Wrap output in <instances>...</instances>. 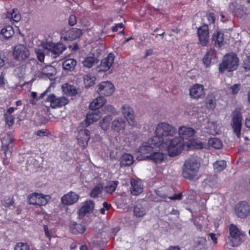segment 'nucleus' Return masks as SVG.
<instances>
[{"label":"nucleus","mask_w":250,"mask_h":250,"mask_svg":"<svg viewBox=\"0 0 250 250\" xmlns=\"http://www.w3.org/2000/svg\"><path fill=\"white\" fill-rule=\"evenodd\" d=\"M46 102L50 103L53 108L60 107L68 104V100L64 97L57 98L53 94H49L46 99Z\"/></svg>","instance_id":"nucleus-10"},{"label":"nucleus","mask_w":250,"mask_h":250,"mask_svg":"<svg viewBox=\"0 0 250 250\" xmlns=\"http://www.w3.org/2000/svg\"><path fill=\"white\" fill-rule=\"evenodd\" d=\"M229 239L232 247L239 246L245 240V234L234 224H230L229 228Z\"/></svg>","instance_id":"nucleus-5"},{"label":"nucleus","mask_w":250,"mask_h":250,"mask_svg":"<svg viewBox=\"0 0 250 250\" xmlns=\"http://www.w3.org/2000/svg\"><path fill=\"white\" fill-rule=\"evenodd\" d=\"M185 145L184 140L181 137L175 135L162 143L160 146V149L167 150L169 156L174 157L182 152Z\"/></svg>","instance_id":"nucleus-1"},{"label":"nucleus","mask_w":250,"mask_h":250,"mask_svg":"<svg viewBox=\"0 0 250 250\" xmlns=\"http://www.w3.org/2000/svg\"><path fill=\"white\" fill-rule=\"evenodd\" d=\"M82 35L80 29L72 28L62 33V39L65 41H73L79 38Z\"/></svg>","instance_id":"nucleus-20"},{"label":"nucleus","mask_w":250,"mask_h":250,"mask_svg":"<svg viewBox=\"0 0 250 250\" xmlns=\"http://www.w3.org/2000/svg\"><path fill=\"white\" fill-rule=\"evenodd\" d=\"M133 163V156L129 154H124L120 159L121 167L130 166Z\"/></svg>","instance_id":"nucleus-36"},{"label":"nucleus","mask_w":250,"mask_h":250,"mask_svg":"<svg viewBox=\"0 0 250 250\" xmlns=\"http://www.w3.org/2000/svg\"><path fill=\"white\" fill-rule=\"evenodd\" d=\"M13 137L11 134H7L1 140L2 148L5 155L7 154L9 146L12 142Z\"/></svg>","instance_id":"nucleus-33"},{"label":"nucleus","mask_w":250,"mask_h":250,"mask_svg":"<svg viewBox=\"0 0 250 250\" xmlns=\"http://www.w3.org/2000/svg\"><path fill=\"white\" fill-rule=\"evenodd\" d=\"M230 10L237 17L242 18L247 13V9L243 5L240 4L237 1L232 2L229 5Z\"/></svg>","instance_id":"nucleus-16"},{"label":"nucleus","mask_w":250,"mask_h":250,"mask_svg":"<svg viewBox=\"0 0 250 250\" xmlns=\"http://www.w3.org/2000/svg\"><path fill=\"white\" fill-rule=\"evenodd\" d=\"M235 211L239 217L244 218L249 214L250 207L246 202H241L236 205Z\"/></svg>","instance_id":"nucleus-14"},{"label":"nucleus","mask_w":250,"mask_h":250,"mask_svg":"<svg viewBox=\"0 0 250 250\" xmlns=\"http://www.w3.org/2000/svg\"><path fill=\"white\" fill-rule=\"evenodd\" d=\"M212 40L215 46L220 47L223 45L224 34L221 31H216L213 35Z\"/></svg>","instance_id":"nucleus-34"},{"label":"nucleus","mask_w":250,"mask_h":250,"mask_svg":"<svg viewBox=\"0 0 250 250\" xmlns=\"http://www.w3.org/2000/svg\"><path fill=\"white\" fill-rule=\"evenodd\" d=\"M112 119V117L111 115H107L105 116L100 122V126L102 129L106 131L109 128L110 122Z\"/></svg>","instance_id":"nucleus-38"},{"label":"nucleus","mask_w":250,"mask_h":250,"mask_svg":"<svg viewBox=\"0 0 250 250\" xmlns=\"http://www.w3.org/2000/svg\"><path fill=\"white\" fill-rule=\"evenodd\" d=\"M103 109H104L105 113H114L115 112L114 107L112 105H110V104L105 105Z\"/></svg>","instance_id":"nucleus-53"},{"label":"nucleus","mask_w":250,"mask_h":250,"mask_svg":"<svg viewBox=\"0 0 250 250\" xmlns=\"http://www.w3.org/2000/svg\"><path fill=\"white\" fill-rule=\"evenodd\" d=\"M206 107L210 110H213L216 106V98L213 93L208 94L205 102Z\"/></svg>","instance_id":"nucleus-35"},{"label":"nucleus","mask_w":250,"mask_h":250,"mask_svg":"<svg viewBox=\"0 0 250 250\" xmlns=\"http://www.w3.org/2000/svg\"><path fill=\"white\" fill-rule=\"evenodd\" d=\"M208 144L216 149H220L222 146V143L221 141L216 138H213L209 139Z\"/></svg>","instance_id":"nucleus-47"},{"label":"nucleus","mask_w":250,"mask_h":250,"mask_svg":"<svg viewBox=\"0 0 250 250\" xmlns=\"http://www.w3.org/2000/svg\"><path fill=\"white\" fill-rule=\"evenodd\" d=\"M7 17L15 22H18L21 19V16L18 10L16 8L13 9L12 12L8 13Z\"/></svg>","instance_id":"nucleus-46"},{"label":"nucleus","mask_w":250,"mask_h":250,"mask_svg":"<svg viewBox=\"0 0 250 250\" xmlns=\"http://www.w3.org/2000/svg\"><path fill=\"white\" fill-rule=\"evenodd\" d=\"M197 35L200 43L202 46L207 45L209 40L208 27L207 24H204L198 28Z\"/></svg>","instance_id":"nucleus-13"},{"label":"nucleus","mask_w":250,"mask_h":250,"mask_svg":"<svg viewBox=\"0 0 250 250\" xmlns=\"http://www.w3.org/2000/svg\"><path fill=\"white\" fill-rule=\"evenodd\" d=\"M130 191L133 195H138L143 191V185L141 180L132 179L130 181Z\"/></svg>","instance_id":"nucleus-24"},{"label":"nucleus","mask_w":250,"mask_h":250,"mask_svg":"<svg viewBox=\"0 0 250 250\" xmlns=\"http://www.w3.org/2000/svg\"><path fill=\"white\" fill-rule=\"evenodd\" d=\"M119 28L121 29L123 28V24L122 23L116 24L115 26L112 27V30L113 32H117Z\"/></svg>","instance_id":"nucleus-60"},{"label":"nucleus","mask_w":250,"mask_h":250,"mask_svg":"<svg viewBox=\"0 0 250 250\" xmlns=\"http://www.w3.org/2000/svg\"><path fill=\"white\" fill-rule=\"evenodd\" d=\"M62 89L65 94L70 96H73L77 93V90L75 86L67 84H63L62 86Z\"/></svg>","instance_id":"nucleus-41"},{"label":"nucleus","mask_w":250,"mask_h":250,"mask_svg":"<svg viewBox=\"0 0 250 250\" xmlns=\"http://www.w3.org/2000/svg\"><path fill=\"white\" fill-rule=\"evenodd\" d=\"M205 94V89L202 84H195L189 89V95L193 99H198L202 98Z\"/></svg>","instance_id":"nucleus-19"},{"label":"nucleus","mask_w":250,"mask_h":250,"mask_svg":"<svg viewBox=\"0 0 250 250\" xmlns=\"http://www.w3.org/2000/svg\"><path fill=\"white\" fill-rule=\"evenodd\" d=\"M182 194L181 193H178V194H175L173 196L168 197V198L173 200H180L182 199Z\"/></svg>","instance_id":"nucleus-59"},{"label":"nucleus","mask_w":250,"mask_h":250,"mask_svg":"<svg viewBox=\"0 0 250 250\" xmlns=\"http://www.w3.org/2000/svg\"><path fill=\"white\" fill-rule=\"evenodd\" d=\"M178 133L179 137L184 140V139H189L192 137L195 133V130L190 127L182 126L179 127Z\"/></svg>","instance_id":"nucleus-27"},{"label":"nucleus","mask_w":250,"mask_h":250,"mask_svg":"<svg viewBox=\"0 0 250 250\" xmlns=\"http://www.w3.org/2000/svg\"><path fill=\"white\" fill-rule=\"evenodd\" d=\"M14 203V202L10 197H5L1 201L2 205L5 207H9L12 206Z\"/></svg>","instance_id":"nucleus-51"},{"label":"nucleus","mask_w":250,"mask_h":250,"mask_svg":"<svg viewBox=\"0 0 250 250\" xmlns=\"http://www.w3.org/2000/svg\"><path fill=\"white\" fill-rule=\"evenodd\" d=\"M177 130L171 125L162 122L158 124L155 127V136L152 137L153 140L157 142L160 146L162 143L167 140L170 137H173L177 134Z\"/></svg>","instance_id":"nucleus-2"},{"label":"nucleus","mask_w":250,"mask_h":250,"mask_svg":"<svg viewBox=\"0 0 250 250\" xmlns=\"http://www.w3.org/2000/svg\"><path fill=\"white\" fill-rule=\"evenodd\" d=\"M209 236L210 237V238L212 240L213 243L214 244H216L217 243V240L215 234L211 233L209 234Z\"/></svg>","instance_id":"nucleus-62"},{"label":"nucleus","mask_w":250,"mask_h":250,"mask_svg":"<svg viewBox=\"0 0 250 250\" xmlns=\"http://www.w3.org/2000/svg\"><path fill=\"white\" fill-rule=\"evenodd\" d=\"M245 125L247 127L250 128V114L246 119Z\"/></svg>","instance_id":"nucleus-64"},{"label":"nucleus","mask_w":250,"mask_h":250,"mask_svg":"<svg viewBox=\"0 0 250 250\" xmlns=\"http://www.w3.org/2000/svg\"><path fill=\"white\" fill-rule=\"evenodd\" d=\"M0 33L5 38L8 39L14 34V31L11 26L8 25L1 29Z\"/></svg>","instance_id":"nucleus-44"},{"label":"nucleus","mask_w":250,"mask_h":250,"mask_svg":"<svg viewBox=\"0 0 250 250\" xmlns=\"http://www.w3.org/2000/svg\"><path fill=\"white\" fill-rule=\"evenodd\" d=\"M241 85L240 84H235L230 87L231 90V93L233 94H235L238 92L240 89Z\"/></svg>","instance_id":"nucleus-54"},{"label":"nucleus","mask_w":250,"mask_h":250,"mask_svg":"<svg viewBox=\"0 0 250 250\" xmlns=\"http://www.w3.org/2000/svg\"><path fill=\"white\" fill-rule=\"evenodd\" d=\"M42 46L46 51V53L54 58L59 56L66 48L62 43L54 44L51 42L43 44Z\"/></svg>","instance_id":"nucleus-7"},{"label":"nucleus","mask_w":250,"mask_h":250,"mask_svg":"<svg viewBox=\"0 0 250 250\" xmlns=\"http://www.w3.org/2000/svg\"><path fill=\"white\" fill-rule=\"evenodd\" d=\"M160 150L161 151H153L149 155L144 156V159H149L155 163H162L166 158V154L163 152V150Z\"/></svg>","instance_id":"nucleus-21"},{"label":"nucleus","mask_w":250,"mask_h":250,"mask_svg":"<svg viewBox=\"0 0 250 250\" xmlns=\"http://www.w3.org/2000/svg\"><path fill=\"white\" fill-rule=\"evenodd\" d=\"M17 107L14 108L13 107H11L7 109L6 113H5L4 115H11L12 113H13L14 112V111L15 110H17Z\"/></svg>","instance_id":"nucleus-63"},{"label":"nucleus","mask_w":250,"mask_h":250,"mask_svg":"<svg viewBox=\"0 0 250 250\" xmlns=\"http://www.w3.org/2000/svg\"><path fill=\"white\" fill-rule=\"evenodd\" d=\"M238 58L234 54L226 55L219 65V71L224 72L226 70L231 71L235 70L238 65Z\"/></svg>","instance_id":"nucleus-4"},{"label":"nucleus","mask_w":250,"mask_h":250,"mask_svg":"<svg viewBox=\"0 0 250 250\" xmlns=\"http://www.w3.org/2000/svg\"><path fill=\"white\" fill-rule=\"evenodd\" d=\"M106 100L102 96H99L94 99L89 104V107L91 109L97 110V109L102 107L105 103Z\"/></svg>","instance_id":"nucleus-30"},{"label":"nucleus","mask_w":250,"mask_h":250,"mask_svg":"<svg viewBox=\"0 0 250 250\" xmlns=\"http://www.w3.org/2000/svg\"><path fill=\"white\" fill-rule=\"evenodd\" d=\"M122 113L130 125H134L135 116L132 108L127 104H124L121 107Z\"/></svg>","instance_id":"nucleus-17"},{"label":"nucleus","mask_w":250,"mask_h":250,"mask_svg":"<svg viewBox=\"0 0 250 250\" xmlns=\"http://www.w3.org/2000/svg\"><path fill=\"white\" fill-rule=\"evenodd\" d=\"M94 203L90 200L83 202L78 210L79 218H83L86 213L91 211L94 208Z\"/></svg>","instance_id":"nucleus-25"},{"label":"nucleus","mask_w":250,"mask_h":250,"mask_svg":"<svg viewBox=\"0 0 250 250\" xmlns=\"http://www.w3.org/2000/svg\"><path fill=\"white\" fill-rule=\"evenodd\" d=\"M213 166L215 172H220L226 167L227 164L224 160L217 161L213 163Z\"/></svg>","instance_id":"nucleus-43"},{"label":"nucleus","mask_w":250,"mask_h":250,"mask_svg":"<svg viewBox=\"0 0 250 250\" xmlns=\"http://www.w3.org/2000/svg\"><path fill=\"white\" fill-rule=\"evenodd\" d=\"M71 231L74 234L83 233L85 230L84 226L77 224L75 222H71L69 225Z\"/></svg>","instance_id":"nucleus-31"},{"label":"nucleus","mask_w":250,"mask_h":250,"mask_svg":"<svg viewBox=\"0 0 250 250\" xmlns=\"http://www.w3.org/2000/svg\"><path fill=\"white\" fill-rule=\"evenodd\" d=\"M50 199L51 197L49 195L34 192L28 195L27 203L30 205L42 206L46 205Z\"/></svg>","instance_id":"nucleus-6"},{"label":"nucleus","mask_w":250,"mask_h":250,"mask_svg":"<svg viewBox=\"0 0 250 250\" xmlns=\"http://www.w3.org/2000/svg\"><path fill=\"white\" fill-rule=\"evenodd\" d=\"M90 138L89 131L86 129H82L79 131L77 136L78 144L82 148L84 149L87 147Z\"/></svg>","instance_id":"nucleus-15"},{"label":"nucleus","mask_w":250,"mask_h":250,"mask_svg":"<svg viewBox=\"0 0 250 250\" xmlns=\"http://www.w3.org/2000/svg\"><path fill=\"white\" fill-rule=\"evenodd\" d=\"M77 22V19L76 17L74 15H72L70 16L68 20V23L71 26L74 25Z\"/></svg>","instance_id":"nucleus-56"},{"label":"nucleus","mask_w":250,"mask_h":250,"mask_svg":"<svg viewBox=\"0 0 250 250\" xmlns=\"http://www.w3.org/2000/svg\"><path fill=\"white\" fill-rule=\"evenodd\" d=\"M98 62L99 60L97 58L93 56H90L85 58L82 63L85 67L90 68L97 63Z\"/></svg>","instance_id":"nucleus-32"},{"label":"nucleus","mask_w":250,"mask_h":250,"mask_svg":"<svg viewBox=\"0 0 250 250\" xmlns=\"http://www.w3.org/2000/svg\"><path fill=\"white\" fill-rule=\"evenodd\" d=\"M48 134V132L47 130H46V129L39 130L36 133V134L41 137L47 136Z\"/></svg>","instance_id":"nucleus-57"},{"label":"nucleus","mask_w":250,"mask_h":250,"mask_svg":"<svg viewBox=\"0 0 250 250\" xmlns=\"http://www.w3.org/2000/svg\"><path fill=\"white\" fill-rule=\"evenodd\" d=\"M200 164L194 158H189L184 162L182 175L183 178L192 181L199 179V170Z\"/></svg>","instance_id":"nucleus-3"},{"label":"nucleus","mask_w":250,"mask_h":250,"mask_svg":"<svg viewBox=\"0 0 250 250\" xmlns=\"http://www.w3.org/2000/svg\"><path fill=\"white\" fill-rule=\"evenodd\" d=\"M14 58L19 61H23L30 56L29 49L23 44H19L15 46L13 50Z\"/></svg>","instance_id":"nucleus-8"},{"label":"nucleus","mask_w":250,"mask_h":250,"mask_svg":"<svg viewBox=\"0 0 250 250\" xmlns=\"http://www.w3.org/2000/svg\"><path fill=\"white\" fill-rule=\"evenodd\" d=\"M96 78L91 74H87L83 76V83L87 87L93 86L95 83Z\"/></svg>","instance_id":"nucleus-42"},{"label":"nucleus","mask_w":250,"mask_h":250,"mask_svg":"<svg viewBox=\"0 0 250 250\" xmlns=\"http://www.w3.org/2000/svg\"><path fill=\"white\" fill-rule=\"evenodd\" d=\"M6 82V80L4 79V75L1 73L0 75V87L3 86Z\"/></svg>","instance_id":"nucleus-61"},{"label":"nucleus","mask_w":250,"mask_h":250,"mask_svg":"<svg viewBox=\"0 0 250 250\" xmlns=\"http://www.w3.org/2000/svg\"><path fill=\"white\" fill-rule=\"evenodd\" d=\"M115 56L112 53H109L107 57L101 61L99 66V71H106L108 70L112 65Z\"/></svg>","instance_id":"nucleus-22"},{"label":"nucleus","mask_w":250,"mask_h":250,"mask_svg":"<svg viewBox=\"0 0 250 250\" xmlns=\"http://www.w3.org/2000/svg\"><path fill=\"white\" fill-rule=\"evenodd\" d=\"M133 213L136 217H142L146 214V210L142 205L137 204L134 208Z\"/></svg>","instance_id":"nucleus-40"},{"label":"nucleus","mask_w":250,"mask_h":250,"mask_svg":"<svg viewBox=\"0 0 250 250\" xmlns=\"http://www.w3.org/2000/svg\"><path fill=\"white\" fill-rule=\"evenodd\" d=\"M6 124L9 126H11L14 124V117L11 115H4Z\"/></svg>","instance_id":"nucleus-52"},{"label":"nucleus","mask_w":250,"mask_h":250,"mask_svg":"<svg viewBox=\"0 0 250 250\" xmlns=\"http://www.w3.org/2000/svg\"><path fill=\"white\" fill-rule=\"evenodd\" d=\"M77 64L76 61L73 59H68L64 61L62 67L64 69L72 71L74 69Z\"/></svg>","instance_id":"nucleus-39"},{"label":"nucleus","mask_w":250,"mask_h":250,"mask_svg":"<svg viewBox=\"0 0 250 250\" xmlns=\"http://www.w3.org/2000/svg\"><path fill=\"white\" fill-rule=\"evenodd\" d=\"M196 245L197 246L202 245L204 246L205 245L206 243V240L204 237H200L197 239V240L195 242Z\"/></svg>","instance_id":"nucleus-58"},{"label":"nucleus","mask_w":250,"mask_h":250,"mask_svg":"<svg viewBox=\"0 0 250 250\" xmlns=\"http://www.w3.org/2000/svg\"><path fill=\"white\" fill-rule=\"evenodd\" d=\"M119 182L117 181L110 182L103 189L106 192L111 194L115 190Z\"/></svg>","instance_id":"nucleus-45"},{"label":"nucleus","mask_w":250,"mask_h":250,"mask_svg":"<svg viewBox=\"0 0 250 250\" xmlns=\"http://www.w3.org/2000/svg\"><path fill=\"white\" fill-rule=\"evenodd\" d=\"M97 91L101 95L109 96L114 92V86L110 82H102L98 84Z\"/></svg>","instance_id":"nucleus-12"},{"label":"nucleus","mask_w":250,"mask_h":250,"mask_svg":"<svg viewBox=\"0 0 250 250\" xmlns=\"http://www.w3.org/2000/svg\"><path fill=\"white\" fill-rule=\"evenodd\" d=\"M244 67L246 70L250 69V57H247L244 60Z\"/></svg>","instance_id":"nucleus-55"},{"label":"nucleus","mask_w":250,"mask_h":250,"mask_svg":"<svg viewBox=\"0 0 250 250\" xmlns=\"http://www.w3.org/2000/svg\"><path fill=\"white\" fill-rule=\"evenodd\" d=\"M104 188L102 184H98L94 188L92 189L90 195L92 197L95 198L97 197L100 193H101Z\"/></svg>","instance_id":"nucleus-49"},{"label":"nucleus","mask_w":250,"mask_h":250,"mask_svg":"<svg viewBox=\"0 0 250 250\" xmlns=\"http://www.w3.org/2000/svg\"><path fill=\"white\" fill-rule=\"evenodd\" d=\"M126 122L122 118H118L114 119L111 123V128L114 131L120 132L124 130Z\"/></svg>","instance_id":"nucleus-28"},{"label":"nucleus","mask_w":250,"mask_h":250,"mask_svg":"<svg viewBox=\"0 0 250 250\" xmlns=\"http://www.w3.org/2000/svg\"><path fill=\"white\" fill-rule=\"evenodd\" d=\"M15 250H30V247L27 243L20 242L15 246Z\"/></svg>","instance_id":"nucleus-50"},{"label":"nucleus","mask_w":250,"mask_h":250,"mask_svg":"<svg viewBox=\"0 0 250 250\" xmlns=\"http://www.w3.org/2000/svg\"><path fill=\"white\" fill-rule=\"evenodd\" d=\"M215 57V51L213 49H210L206 53V54L203 58V63L206 65V67L209 66L211 63V60L214 58Z\"/></svg>","instance_id":"nucleus-37"},{"label":"nucleus","mask_w":250,"mask_h":250,"mask_svg":"<svg viewBox=\"0 0 250 250\" xmlns=\"http://www.w3.org/2000/svg\"><path fill=\"white\" fill-rule=\"evenodd\" d=\"M79 195L75 192L70 191L64 194L61 198V203L63 205L70 206L77 203Z\"/></svg>","instance_id":"nucleus-18"},{"label":"nucleus","mask_w":250,"mask_h":250,"mask_svg":"<svg viewBox=\"0 0 250 250\" xmlns=\"http://www.w3.org/2000/svg\"><path fill=\"white\" fill-rule=\"evenodd\" d=\"M206 128L208 133L214 135L219 133L220 126L216 122L208 121L206 125Z\"/></svg>","instance_id":"nucleus-29"},{"label":"nucleus","mask_w":250,"mask_h":250,"mask_svg":"<svg viewBox=\"0 0 250 250\" xmlns=\"http://www.w3.org/2000/svg\"><path fill=\"white\" fill-rule=\"evenodd\" d=\"M242 116L241 113L238 112H234L231 120V125L233 130V132L237 138L241 136V130L242 126Z\"/></svg>","instance_id":"nucleus-11"},{"label":"nucleus","mask_w":250,"mask_h":250,"mask_svg":"<svg viewBox=\"0 0 250 250\" xmlns=\"http://www.w3.org/2000/svg\"><path fill=\"white\" fill-rule=\"evenodd\" d=\"M91 110L87 113L85 120L87 125L98 121L102 117V114L99 110Z\"/></svg>","instance_id":"nucleus-26"},{"label":"nucleus","mask_w":250,"mask_h":250,"mask_svg":"<svg viewBox=\"0 0 250 250\" xmlns=\"http://www.w3.org/2000/svg\"><path fill=\"white\" fill-rule=\"evenodd\" d=\"M158 147L160 149L159 144L157 142L153 140L152 137L148 140L146 142H144L139 147V152L142 154L145 155L148 153H151L154 151V149Z\"/></svg>","instance_id":"nucleus-9"},{"label":"nucleus","mask_w":250,"mask_h":250,"mask_svg":"<svg viewBox=\"0 0 250 250\" xmlns=\"http://www.w3.org/2000/svg\"><path fill=\"white\" fill-rule=\"evenodd\" d=\"M43 48H36L35 49L37 58L39 61L42 62L44 59V53H46V51Z\"/></svg>","instance_id":"nucleus-48"},{"label":"nucleus","mask_w":250,"mask_h":250,"mask_svg":"<svg viewBox=\"0 0 250 250\" xmlns=\"http://www.w3.org/2000/svg\"><path fill=\"white\" fill-rule=\"evenodd\" d=\"M56 74V68L51 65H46L43 67L42 71L38 74L39 77L41 78H48L52 79V77Z\"/></svg>","instance_id":"nucleus-23"}]
</instances>
